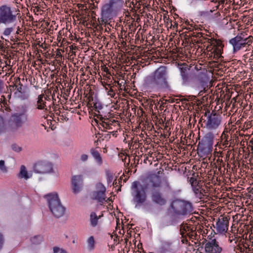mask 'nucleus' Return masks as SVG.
Wrapping results in <instances>:
<instances>
[{
    "label": "nucleus",
    "instance_id": "19",
    "mask_svg": "<svg viewBox=\"0 0 253 253\" xmlns=\"http://www.w3.org/2000/svg\"><path fill=\"white\" fill-rule=\"evenodd\" d=\"M246 249H248L249 252L251 251L250 245L242 239H240L239 243L234 247V251L236 253H243Z\"/></svg>",
    "mask_w": 253,
    "mask_h": 253
},
{
    "label": "nucleus",
    "instance_id": "63",
    "mask_svg": "<svg viewBox=\"0 0 253 253\" xmlns=\"http://www.w3.org/2000/svg\"><path fill=\"white\" fill-rule=\"evenodd\" d=\"M41 46L42 47V48H43L42 44L41 45Z\"/></svg>",
    "mask_w": 253,
    "mask_h": 253
},
{
    "label": "nucleus",
    "instance_id": "52",
    "mask_svg": "<svg viewBox=\"0 0 253 253\" xmlns=\"http://www.w3.org/2000/svg\"><path fill=\"white\" fill-rule=\"evenodd\" d=\"M205 88L204 89V90H201L199 92L198 95H200V96H202V95H203V93H204V92H205Z\"/></svg>",
    "mask_w": 253,
    "mask_h": 253
},
{
    "label": "nucleus",
    "instance_id": "17",
    "mask_svg": "<svg viewBox=\"0 0 253 253\" xmlns=\"http://www.w3.org/2000/svg\"><path fill=\"white\" fill-rule=\"evenodd\" d=\"M34 169L36 171L41 173L49 172L52 169L50 165L43 162H38L36 164Z\"/></svg>",
    "mask_w": 253,
    "mask_h": 253
},
{
    "label": "nucleus",
    "instance_id": "31",
    "mask_svg": "<svg viewBox=\"0 0 253 253\" xmlns=\"http://www.w3.org/2000/svg\"><path fill=\"white\" fill-rule=\"evenodd\" d=\"M122 176H121L118 180L115 179L113 183L114 187H118V191H121V188L122 187Z\"/></svg>",
    "mask_w": 253,
    "mask_h": 253
},
{
    "label": "nucleus",
    "instance_id": "29",
    "mask_svg": "<svg viewBox=\"0 0 253 253\" xmlns=\"http://www.w3.org/2000/svg\"><path fill=\"white\" fill-rule=\"evenodd\" d=\"M252 42V41L249 39L248 38H245L244 35L243 36H242V39L240 42V45L241 46V48L242 47H245L246 44L250 45L251 43Z\"/></svg>",
    "mask_w": 253,
    "mask_h": 253
},
{
    "label": "nucleus",
    "instance_id": "38",
    "mask_svg": "<svg viewBox=\"0 0 253 253\" xmlns=\"http://www.w3.org/2000/svg\"><path fill=\"white\" fill-rule=\"evenodd\" d=\"M12 149L15 152H19L21 151L22 148L21 147L18 146L15 144H13L11 146Z\"/></svg>",
    "mask_w": 253,
    "mask_h": 253
},
{
    "label": "nucleus",
    "instance_id": "43",
    "mask_svg": "<svg viewBox=\"0 0 253 253\" xmlns=\"http://www.w3.org/2000/svg\"><path fill=\"white\" fill-rule=\"evenodd\" d=\"M81 159L82 161L84 162L87 160L88 156L86 154H83L81 156Z\"/></svg>",
    "mask_w": 253,
    "mask_h": 253
},
{
    "label": "nucleus",
    "instance_id": "55",
    "mask_svg": "<svg viewBox=\"0 0 253 253\" xmlns=\"http://www.w3.org/2000/svg\"><path fill=\"white\" fill-rule=\"evenodd\" d=\"M250 143L251 144H252V145H253V137L251 139V140L250 141Z\"/></svg>",
    "mask_w": 253,
    "mask_h": 253
},
{
    "label": "nucleus",
    "instance_id": "42",
    "mask_svg": "<svg viewBox=\"0 0 253 253\" xmlns=\"http://www.w3.org/2000/svg\"><path fill=\"white\" fill-rule=\"evenodd\" d=\"M60 51V49H57L56 53V58H59L62 57V54Z\"/></svg>",
    "mask_w": 253,
    "mask_h": 253
},
{
    "label": "nucleus",
    "instance_id": "33",
    "mask_svg": "<svg viewBox=\"0 0 253 253\" xmlns=\"http://www.w3.org/2000/svg\"><path fill=\"white\" fill-rule=\"evenodd\" d=\"M122 3V0H111L108 5L110 8H113L116 7L117 4H121Z\"/></svg>",
    "mask_w": 253,
    "mask_h": 253
},
{
    "label": "nucleus",
    "instance_id": "49",
    "mask_svg": "<svg viewBox=\"0 0 253 253\" xmlns=\"http://www.w3.org/2000/svg\"><path fill=\"white\" fill-rule=\"evenodd\" d=\"M3 88V82L0 80V92L2 91Z\"/></svg>",
    "mask_w": 253,
    "mask_h": 253
},
{
    "label": "nucleus",
    "instance_id": "34",
    "mask_svg": "<svg viewBox=\"0 0 253 253\" xmlns=\"http://www.w3.org/2000/svg\"><path fill=\"white\" fill-rule=\"evenodd\" d=\"M87 243L89 247L91 249L93 248L94 245V239L93 236H91L88 238Z\"/></svg>",
    "mask_w": 253,
    "mask_h": 253
},
{
    "label": "nucleus",
    "instance_id": "26",
    "mask_svg": "<svg viewBox=\"0 0 253 253\" xmlns=\"http://www.w3.org/2000/svg\"><path fill=\"white\" fill-rule=\"evenodd\" d=\"M90 152L93 158L97 161L98 164L101 165L102 164V159L99 153L94 149H91Z\"/></svg>",
    "mask_w": 253,
    "mask_h": 253
},
{
    "label": "nucleus",
    "instance_id": "28",
    "mask_svg": "<svg viewBox=\"0 0 253 253\" xmlns=\"http://www.w3.org/2000/svg\"><path fill=\"white\" fill-rule=\"evenodd\" d=\"M110 129L109 132H113L115 131V129H117L119 127V123L118 121H116L114 119H112V124H110Z\"/></svg>",
    "mask_w": 253,
    "mask_h": 253
},
{
    "label": "nucleus",
    "instance_id": "64",
    "mask_svg": "<svg viewBox=\"0 0 253 253\" xmlns=\"http://www.w3.org/2000/svg\"><path fill=\"white\" fill-rule=\"evenodd\" d=\"M168 187L169 188H170V186H169V184H168Z\"/></svg>",
    "mask_w": 253,
    "mask_h": 253
},
{
    "label": "nucleus",
    "instance_id": "8",
    "mask_svg": "<svg viewBox=\"0 0 253 253\" xmlns=\"http://www.w3.org/2000/svg\"><path fill=\"white\" fill-rule=\"evenodd\" d=\"M51 91H45L43 93L39 95L37 98V108L39 110L48 111L51 108Z\"/></svg>",
    "mask_w": 253,
    "mask_h": 253
},
{
    "label": "nucleus",
    "instance_id": "32",
    "mask_svg": "<svg viewBox=\"0 0 253 253\" xmlns=\"http://www.w3.org/2000/svg\"><path fill=\"white\" fill-rule=\"evenodd\" d=\"M14 26L12 25L11 27H6L4 29L3 32V35L5 36H9L14 31Z\"/></svg>",
    "mask_w": 253,
    "mask_h": 253
},
{
    "label": "nucleus",
    "instance_id": "53",
    "mask_svg": "<svg viewBox=\"0 0 253 253\" xmlns=\"http://www.w3.org/2000/svg\"><path fill=\"white\" fill-rule=\"evenodd\" d=\"M59 253H67L65 250H63V249H61Z\"/></svg>",
    "mask_w": 253,
    "mask_h": 253
},
{
    "label": "nucleus",
    "instance_id": "20",
    "mask_svg": "<svg viewBox=\"0 0 253 253\" xmlns=\"http://www.w3.org/2000/svg\"><path fill=\"white\" fill-rule=\"evenodd\" d=\"M243 35L244 33H241L240 35L237 36L230 40L229 42L232 45L234 51H236L241 49L240 43L242 39V36Z\"/></svg>",
    "mask_w": 253,
    "mask_h": 253
},
{
    "label": "nucleus",
    "instance_id": "25",
    "mask_svg": "<svg viewBox=\"0 0 253 253\" xmlns=\"http://www.w3.org/2000/svg\"><path fill=\"white\" fill-rule=\"evenodd\" d=\"M240 239H241L240 237L235 234H230L228 237V241L231 245L233 246L238 244Z\"/></svg>",
    "mask_w": 253,
    "mask_h": 253
},
{
    "label": "nucleus",
    "instance_id": "21",
    "mask_svg": "<svg viewBox=\"0 0 253 253\" xmlns=\"http://www.w3.org/2000/svg\"><path fill=\"white\" fill-rule=\"evenodd\" d=\"M102 216H103V213L98 216L95 212H91L89 217V221L92 227L96 226L99 223V219Z\"/></svg>",
    "mask_w": 253,
    "mask_h": 253
},
{
    "label": "nucleus",
    "instance_id": "59",
    "mask_svg": "<svg viewBox=\"0 0 253 253\" xmlns=\"http://www.w3.org/2000/svg\"><path fill=\"white\" fill-rule=\"evenodd\" d=\"M108 71V69L106 67L105 69H104V71L107 72Z\"/></svg>",
    "mask_w": 253,
    "mask_h": 253
},
{
    "label": "nucleus",
    "instance_id": "35",
    "mask_svg": "<svg viewBox=\"0 0 253 253\" xmlns=\"http://www.w3.org/2000/svg\"><path fill=\"white\" fill-rule=\"evenodd\" d=\"M0 170L3 172H7V169L4 165V161L3 160L0 161Z\"/></svg>",
    "mask_w": 253,
    "mask_h": 253
},
{
    "label": "nucleus",
    "instance_id": "14",
    "mask_svg": "<svg viewBox=\"0 0 253 253\" xmlns=\"http://www.w3.org/2000/svg\"><path fill=\"white\" fill-rule=\"evenodd\" d=\"M105 191L106 188L101 183H99L96 186V190L93 192L92 198L93 200H97L101 204L105 201Z\"/></svg>",
    "mask_w": 253,
    "mask_h": 253
},
{
    "label": "nucleus",
    "instance_id": "37",
    "mask_svg": "<svg viewBox=\"0 0 253 253\" xmlns=\"http://www.w3.org/2000/svg\"><path fill=\"white\" fill-rule=\"evenodd\" d=\"M98 21L99 24H97V26H100V27L101 28V29H102V28L101 27L102 24L103 23H106L105 19H104V16L102 15L100 18H98Z\"/></svg>",
    "mask_w": 253,
    "mask_h": 253
},
{
    "label": "nucleus",
    "instance_id": "1",
    "mask_svg": "<svg viewBox=\"0 0 253 253\" xmlns=\"http://www.w3.org/2000/svg\"><path fill=\"white\" fill-rule=\"evenodd\" d=\"M22 15L17 5L4 4L0 6V25L16 26L21 22Z\"/></svg>",
    "mask_w": 253,
    "mask_h": 253
},
{
    "label": "nucleus",
    "instance_id": "40",
    "mask_svg": "<svg viewBox=\"0 0 253 253\" xmlns=\"http://www.w3.org/2000/svg\"><path fill=\"white\" fill-rule=\"evenodd\" d=\"M108 181L109 182H111L113 179V174L111 173L107 172Z\"/></svg>",
    "mask_w": 253,
    "mask_h": 253
},
{
    "label": "nucleus",
    "instance_id": "22",
    "mask_svg": "<svg viewBox=\"0 0 253 253\" xmlns=\"http://www.w3.org/2000/svg\"><path fill=\"white\" fill-rule=\"evenodd\" d=\"M195 195L200 199H204L205 197H207L206 195L207 192L206 190L202 188L201 186L198 187V188H195L193 190Z\"/></svg>",
    "mask_w": 253,
    "mask_h": 253
},
{
    "label": "nucleus",
    "instance_id": "61",
    "mask_svg": "<svg viewBox=\"0 0 253 253\" xmlns=\"http://www.w3.org/2000/svg\"><path fill=\"white\" fill-rule=\"evenodd\" d=\"M207 113H208V112H205V115L206 116V115H207Z\"/></svg>",
    "mask_w": 253,
    "mask_h": 253
},
{
    "label": "nucleus",
    "instance_id": "11",
    "mask_svg": "<svg viewBox=\"0 0 253 253\" xmlns=\"http://www.w3.org/2000/svg\"><path fill=\"white\" fill-rule=\"evenodd\" d=\"M229 217L224 215H220L216 222L214 228L219 233H223L227 231L229 226Z\"/></svg>",
    "mask_w": 253,
    "mask_h": 253
},
{
    "label": "nucleus",
    "instance_id": "39",
    "mask_svg": "<svg viewBox=\"0 0 253 253\" xmlns=\"http://www.w3.org/2000/svg\"><path fill=\"white\" fill-rule=\"evenodd\" d=\"M199 181L197 180L194 181L193 184H191L192 186L193 187V190H194V189L195 188H198V187L201 186L199 185Z\"/></svg>",
    "mask_w": 253,
    "mask_h": 253
},
{
    "label": "nucleus",
    "instance_id": "24",
    "mask_svg": "<svg viewBox=\"0 0 253 253\" xmlns=\"http://www.w3.org/2000/svg\"><path fill=\"white\" fill-rule=\"evenodd\" d=\"M101 123H100V125L104 127V129H106V130L110 129V126H111V125L112 124V119H110L109 118H105L102 117L101 119Z\"/></svg>",
    "mask_w": 253,
    "mask_h": 253
},
{
    "label": "nucleus",
    "instance_id": "51",
    "mask_svg": "<svg viewBox=\"0 0 253 253\" xmlns=\"http://www.w3.org/2000/svg\"><path fill=\"white\" fill-rule=\"evenodd\" d=\"M51 98L52 99V102H51V104H52L53 105H55L54 101H55L56 99H55V98H54L53 94L52 95Z\"/></svg>",
    "mask_w": 253,
    "mask_h": 253
},
{
    "label": "nucleus",
    "instance_id": "3",
    "mask_svg": "<svg viewBox=\"0 0 253 253\" xmlns=\"http://www.w3.org/2000/svg\"><path fill=\"white\" fill-rule=\"evenodd\" d=\"M167 70L166 67L161 66L156 70L148 79V84L158 88H168L169 86L167 81Z\"/></svg>",
    "mask_w": 253,
    "mask_h": 253
},
{
    "label": "nucleus",
    "instance_id": "9",
    "mask_svg": "<svg viewBox=\"0 0 253 253\" xmlns=\"http://www.w3.org/2000/svg\"><path fill=\"white\" fill-rule=\"evenodd\" d=\"M205 122V127L207 129L212 130L218 128L221 124V116L215 113H212L208 116Z\"/></svg>",
    "mask_w": 253,
    "mask_h": 253
},
{
    "label": "nucleus",
    "instance_id": "41",
    "mask_svg": "<svg viewBox=\"0 0 253 253\" xmlns=\"http://www.w3.org/2000/svg\"><path fill=\"white\" fill-rule=\"evenodd\" d=\"M185 29L187 30L188 31H186L185 33L189 32H193L194 30V28L193 27L192 25H190V26H188L187 27H185Z\"/></svg>",
    "mask_w": 253,
    "mask_h": 253
},
{
    "label": "nucleus",
    "instance_id": "13",
    "mask_svg": "<svg viewBox=\"0 0 253 253\" xmlns=\"http://www.w3.org/2000/svg\"><path fill=\"white\" fill-rule=\"evenodd\" d=\"M204 248L206 253H220L222 251V248L219 246L215 239L210 241H206Z\"/></svg>",
    "mask_w": 253,
    "mask_h": 253
},
{
    "label": "nucleus",
    "instance_id": "62",
    "mask_svg": "<svg viewBox=\"0 0 253 253\" xmlns=\"http://www.w3.org/2000/svg\"><path fill=\"white\" fill-rule=\"evenodd\" d=\"M212 11H212V10H210V12H212Z\"/></svg>",
    "mask_w": 253,
    "mask_h": 253
},
{
    "label": "nucleus",
    "instance_id": "60",
    "mask_svg": "<svg viewBox=\"0 0 253 253\" xmlns=\"http://www.w3.org/2000/svg\"><path fill=\"white\" fill-rule=\"evenodd\" d=\"M253 237H251V235H250V239H251Z\"/></svg>",
    "mask_w": 253,
    "mask_h": 253
},
{
    "label": "nucleus",
    "instance_id": "7",
    "mask_svg": "<svg viewBox=\"0 0 253 253\" xmlns=\"http://www.w3.org/2000/svg\"><path fill=\"white\" fill-rule=\"evenodd\" d=\"M170 208L177 215H185L192 211V205L190 202L179 199L174 200L170 205Z\"/></svg>",
    "mask_w": 253,
    "mask_h": 253
},
{
    "label": "nucleus",
    "instance_id": "6",
    "mask_svg": "<svg viewBox=\"0 0 253 253\" xmlns=\"http://www.w3.org/2000/svg\"><path fill=\"white\" fill-rule=\"evenodd\" d=\"M131 189L133 200L136 206L144 204L147 200L146 189L138 181L132 183Z\"/></svg>",
    "mask_w": 253,
    "mask_h": 253
},
{
    "label": "nucleus",
    "instance_id": "16",
    "mask_svg": "<svg viewBox=\"0 0 253 253\" xmlns=\"http://www.w3.org/2000/svg\"><path fill=\"white\" fill-rule=\"evenodd\" d=\"M83 185V176L81 175H74L72 178L73 192L75 194L80 192Z\"/></svg>",
    "mask_w": 253,
    "mask_h": 253
},
{
    "label": "nucleus",
    "instance_id": "46",
    "mask_svg": "<svg viewBox=\"0 0 253 253\" xmlns=\"http://www.w3.org/2000/svg\"><path fill=\"white\" fill-rule=\"evenodd\" d=\"M196 178L192 177L190 178L189 182L191 184H193L194 181H196Z\"/></svg>",
    "mask_w": 253,
    "mask_h": 253
},
{
    "label": "nucleus",
    "instance_id": "50",
    "mask_svg": "<svg viewBox=\"0 0 253 253\" xmlns=\"http://www.w3.org/2000/svg\"><path fill=\"white\" fill-rule=\"evenodd\" d=\"M224 1H225L224 0H221V1L218 2V4L216 6V9L218 8V7L219 6V3L223 4L224 3Z\"/></svg>",
    "mask_w": 253,
    "mask_h": 253
},
{
    "label": "nucleus",
    "instance_id": "2",
    "mask_svg": "<svg viewBox=\"0 0 253 253\" xmlns=\"http://www.w3.org/2000/svg\"><path fill=\"white\" fill-rule=\"evenodd\" d=\"M195 42L197 43L201 44L207 42L208 45L207 46L206 50L208 52H211L210 56L213 57L215 59H218L221 57L224 45L221 40L212 38H209L207 35L204 36V34L202 33V37Z\"/></svg>",
    "mask_w": 253,
    "mask_h": 253
},
{
    "label": "nucleus",
    "instance_id": "15",
    "mask_svg": "<svg viewBox=\"0 0 253 253\" xmlns=\"http://www.w3.org/2000/svg\"><path fill=\"white\" fill-rule=\"evenodd\" d=\"M10 92L14 91V95L15 97L18 98H23L25 94V90L23 88V84L20 82V79L14 85H9Z\"/></svg>",
    "mask_w": 253,
    "mask_h": 253
},
{
    "label": "nucleus",
    "instance_id": "4",
    "mask_svg": "<svg viewBox=\"0 0 253 253\" xmlns=\"http://www.w3.org/2000/svg\"><path fill=\"white\" fill-rule=\"evenodd\" d=\"M26 112V110H24L22 112L12 114L11 117L6 123V130L12 133L17 132L19 128L22 127L23 124L28 120Z\"/></svg>",
    "mask_w": 253,
    "mask_h": 253
},
{
    "label": "nucleus",
    "instance_id": "23",
    "mask_svg": "<svg viewBox=\"0 0 253 253\" xmlns=\"http://www.w3.org/2000/svg\"><path fill=\"white\" fill-rule=\"evenodd\" d=\"M227 130L225 129L221 136V142L222 145L225 147H228L230 146V143H229L228 138L229 135L227 134Z\"/></svg>",
    "mask_w": 253,
    "mask_h": 253
},
{
    "label": "nucleus",
    "instance_id": "48",
    "mask_svg": "<svg viewBox=\"0 0 253 253\" xmlns=\"http://www.w3.org/2000/svg\"><path fill=\"white\" fill-rule=\"evenodd\" d=\"M21 28L20 27V26H18L17 27V28H16L17 31H16V34H17V35H18V34H19L21 32Z\"/></svg>",
    "mask_w": 253,
    "mask_h": 253
},
{
    "label": "nucleus",
    "instance_id": "5",
    "mask_svg": "<svg viewBox=\"0 0 253 253\" xmlns=\"http://www.w3.org/2000/svg\"><path fill=\"white\" fill-rule=\"evenodd\" d=\"M48 198L49 207L52 214L57 218L62 216L65 212V208L62 205L56 194H49Z\"/></svg>",
    "mask_w": 253,
    "mask_h": 253
},
{
    "label": "nucleus",
    "instance_id": "36",
    "mask_svg": "<svg viewBox=\"0 0 253 253\" xmlns=\"http://www.w3.org/2000/svg\"><path fill=\"white\" fill-rule=\"evenodd\" d=\"M189 36L191 37H196V38H198L199 39L200 38H201V37H202V33H201V32L196 33V32H194L193 31L192 33L189 34Z\"/></svg>",
    "mask_w": 253,
    "mask_h": 253
},
{
    "label": "nucleus",
    "instance_id": "47",
    "mask_svg": "<svg viewBox=\"0 0 253 253\" xmlns=\"http://www.w3.org/2000/svg\"><path fill=\"white\" fill-rule=\"evenodd\" d=\"M3 244V238L2 235L0 233V249Z\"/></svg>",
    "mask_w": 253,
    "mask_h": 253
},
{
    "label": "nucleus",
    "instance_id": "58",
    "mask_svg": "<svg viewBox=\"0 0 253 253\" xmlns=\"http://www.w3.org/2000/svg\"><path fill=\"white\" fill-rule=\"evenodd\" d=\"M4 98H4V96L3 95L1 96V98H0L1 101L2 100V99H4Z\"/></svg>",
    "mask_w": 253,
    "mask_h": 253
},
{
    "label": "nucleus",
    "instance_id": "30",
    "mask_svg": "<svg viewBox=\"0 0 253 253\" xmlns=\"http://www.w3.org/2000/svg\"><path fill=\"white\" fill-rule=\"evenodd\" d=\"M31 240L33 244L39 245L43 241V238L41 236H37L32 238Z\"/></svg>",
    "mask_w": 253,
    "mask_h": 253
},
{
    "label": "nucleus",
    "instance_id": "12",
    "mask_svg": "<svg viewBox=\"0 0 253 253\" xmlns=\"http://www.w3.org/2000/svg\"><path fill=\"white\" fill-rule=\"evenodd\" d=\"M150 198L152 202L159 206H164L168 203L167 198L159 190L153 191Z\"/></svg>",
    "mask_w": 253,
    "mask_h": 253
},
{
    "label": "nucleus",
    "instance_id": "10",
    "mask_svg": "<svg viewBox=\"0 0 253 253\" xmlns=\"http://www.w3.org/2000/svg\"><path fill=\"white\" fill-rule=\"evenodd\" d=\"M161 185L162 180L161 177L159 175L154 174L147 177L143 186L146 190L150 189L154 191H156L157 188H160Z\"/></svg>",
    "mask_w": 253,
    "mask_h": 253
},
{
    "label": "nucleus",
    "instance_id": "27",
    "mask_svg": "<svg viewBox=\"0 0 253 253\" xmlns=\"http://www.w3.org/2000/svg\"><path fill=\"white\" fill-rule=\"evenodd\" d=\"M19 176L21 178H24L25 179H27L29 178V176L28 175L27 171L26 170V168L24 166H21Z\"/></svg>",
    "mask_w": 253,
    "mask_h": 253
},
{
    "label": "nucleus",
    "instance_id": "44",
    "mask_svg": "<svg viewBox=\"0 0 253 253\" xmlns=\"http://www.w3.org/2000/svg\"><path fill=\"white\" fill-rule=\"evenodd\" d=\"M61 249L57 247H54L53 248V253H59Z\"/></svg>",
    "mask_w": 253,
    "mask_h": 253
},
{
    "label": "nucleus",
    "instance_id": "45",
    "mask_svg": "<svg viewBox=\"0 0 253 253\" xmlns=\"http://www.w3.org/2000/svg\"><path fill=\"white\" fill-rule=\"evenodd\" d=\"M209 14V11H203L200 12V15L201 16H206L207 15Z\"/></svg>",
    "mask_w": 253,
    "mask_h": 253
},
{
    "label": "nucleus",
    "instance_id": "57",
    "mask_svg": "<svg viewBox=\"0 0 253 253\" xmlns=\"http://www.w3.org/2000/svg\"><path fill=\"white\" fill-rule=\"evenodd\" d=\"M4 98H4V96L3 95L1 96V98H0L1 101L2 100V99H4Z\"/></svg>",
    "mask_w": 253,
    "mask_h": 253
},
{
    "label": "nucleus",
    "instance_id": "54",
    "mask_svg": "<svg viewBox=\"0 0 253 253\" xmlns=\"http://www.w3.org/2000/svg\"><path fill=\"white\" fill-rule=\"evenodd\" d=\"M124 157H125L124 158H122V160L126 163V160L127 159V156L124 155Z\"/></svg>",
    "mask_w": 253,
    "mask_h": 253
},
{
    "label": "nucleus",
    "instance_id": "18",
    "mask_svg": "<svg viewBox=\"0 0 253 253\" xmlns=\"http://www.w3.org/2000/svg\"><path fill=\"white\" fill-rule=\"evenodd\" d=\"M180 232L183 238H185L187 236L190 238H193V237L196 234L193 228H191L187 224L184 223L180 225Z\"/></svg>",
    "mask_w": 253,
    "mask_h": 253
},
{
    "label": "nucleus",
    "instance_id": "56",
    "mask_svg": "<svg viewBox=\"0 0 253 253\" xmlns=\"http://www.w3.org/2000/svg\"><path fill=\"white\" fill-rule=\"evenodd\" d=\"M181 241H182V243H184L185 242V241L187 242V239H184L183 238V239L181 240Z\"/></svg>",
    "mask_w": 253,
    "mask_h": 253
}]
</instances>
